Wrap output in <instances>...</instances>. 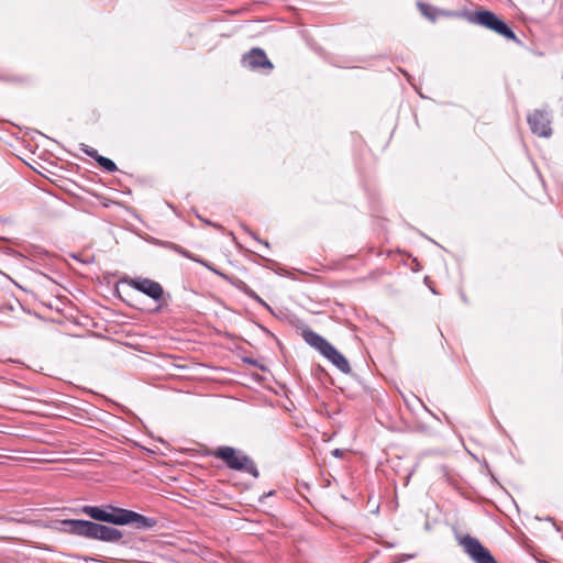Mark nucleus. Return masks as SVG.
<instances>
[{"label":"nucleus","mask_w":563,"mask_h":563,"mask_svg":"<svg viewBox=\"0 0 563 563\" xmlns=\"http://www.w3.org/2000/svg\"><path fill=\"white\" fill-rule=\"evenodd\" d=\"M108 509L110 511H108L107 509H101L96 506H85L82 508V511L88 517L95 520L110 522L114 525L134 523L137 528H152L155 525L154 519L147 518L132 510L117 508L112 506H109Z\"/></svg>","instance_id":"obj_1"},{"label":"nucleus","mask_w":563,"mask_h":563,"mask_svg":"<svg viewBox=\"0 0 563 563\" xmlns=\"http://www.w3.org/2000/svg\"><path fill=\"white\" fill-rule=\"evenodd\" d=\"M60 526L64 532L89 539L117 542L122 538L120 530L88 520L65 519L60 521Z\"/></svg>","instance_id":"obj_2"},{"label":"nucleus","mask_w":563,"mask_h":563,"mask_svg":"<svg viewBox=\"0 0 563 563\" xmlns=\"http://www.w3.org/2000/svg\"><path fill=\"white\" fill-rule=\"evenodd\" d=\"M302 338L310 346L318 350L327 360H329L342 373H350L351 366L349 361L324 338L312 331L311 329L302 330Z\"/></svg>","instance_id":"obj_3"},{"label":"nucleus","mask_w":563,"mask_h":563,"mask_svg":"<svg viewBox=\"0 0 563 563\" xmlns=\"http://www.w3.org/2000/svg\"><path fill=\"white\" fill-rule=\"evenodd\" d=\"M209 455L221 460L229 468L244 472L258 477L260 473L255 463L241 451L232 446H219L211 451Z\"/></svg>","instance_id":"obj_4"},{"label":"nucleus","mask_w":563,"mask_h":563,"mask_svg":"<svg viewBox=\"0 0 563 563\" xmlns=\"http://www.w3.org/2000/svg\"><path fill=\"white\" fill-rule=\"evenodd\" d=\"M459 542L475 563H498L476 538L467 534L461 537Z\"/></svg>","instance_id":"obj_5"},{"label":"nucleus","mask_w":563,"mask_h":563,"mask_svg":"<svg viewBox=\"0 0 563 563\" xmlns=\"http://www.w3.org/2000/svg\"><path fill=\"white\" fill-rule=\"evenodd\" d=\"M527 122L533 134L540 137H550L552 135L551 115L544 109H536L527 117Z\"/></svg>","instance_id":"obj_6"},{"label":"nucleus","mask_w":563,"mask_h":563,"mask_svg":"<svg viewBox=\"0 0 563 563\" xmlns=\"http://www.w3.org/2000/svg\"><path fill=\"white\" fill-rule=\"evenodd\" d=\"M475 21L496 33L503 35L506 38L515 40L516 35L510 27L490 11H479L475 15Z\"/></svg>","instance_id":"obj_7"},{"label":"nucleus","mask_w":563,"mask_h":563,"mask_svg":"<svg viewBox=\"0 0 563 563\" xmlns=\"http://www.w3.org/2000/svg\"><path fill=\"white\" fill-rule=\"evenodd\" d=\"M131 288L141 291L154 300H159L163 297L164 290L159 283L143 277L125 278L123 280Z\"/></svg>","instance_id":"obj_8"},{"label":"nucleus","mask_w":563,"mask_h":563,"mask_svg":"<svg viewBox=\"0 0 563 563\" xmlns=\"http://www.w3.org/2000/svg\"><path fill=\"white\" fill-rule=\"evenodd\" d=\"M242 63L250 69H273V64L267 58L265 52L262 48L255 47L243 55Z\"/></svg>","instance_id":"obj_9"},{"label":"nucleus","mask_w":563,"mask_h":563,"mask_svg":"<svg viewBox=\"0 0 563 563\" xmlns=\"http://www.w3.org/2000/svg\"><path fill=\"white\" fill-rule=\"evenodd\" d=\"M96 161L98 162V164L104 168L107 172H110V173H113L117 170V165L114 164L113 161H111L110 158L108 157H104V156H96Z\"/></svg>","instance_id":"obj_10"},{"label":"nucleus","mask_w":563,"mask_h":563,"mask_svg":"<svg viewBox=\"0 0 563 563\" xmlns=\"http://www.w3.org/2000/svg\"><path fill=\"white\" fill-rule=\"evenodd\" d=\"M418 8L424 16L433 19V15L431 13L432 8L429 4L418 3Z\"/></svg>","instance_id":"obj_11"},{"label":"nucleus","mask_w":563,"mask_h":563,"mask_svg":"<svg viewBox=\"0 0 563 563\" xmlns=\"http://www.w3.org/2000/svg\"><path fill=\"white\" fill-rule=\"evenodd\" d=\"M10 81H13V82H19V84H23L26 81V78L25 77H21V76H12L9 78Z\"/></svg>","instance_id":"obj_12"}]
</instances>
